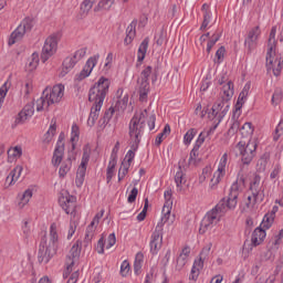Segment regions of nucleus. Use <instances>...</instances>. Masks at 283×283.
Instances as JSON below:
<instances>
[{
    "mask_svg": "<svg viewBox=\"0 0 283 283\" xmlns=\"http://www.w3.org/2000/svg\"><path fill=\"white\" fill-rule=\"evenodd\" d=\"M147 120V109L137 111L129 122L128 134L130 137L132 149L126 153L124 161L122 164H128L132 167L134 158H136V149H138V144L140 138H143V132H145V123Z\"/></svg>",
    "mask_w": 283,
    "mask_h": 283,
    "instance_id": "f257e3e1",
    "label": "nucleus"
},
{
    "mask_svg": "<svg viewBox=\"0 0 283 283\" xmlns=\"http://www.w3.org/2000/svg\"><path fill=\"white\" fill-rule=\"evenodd\" d=\"M59 250V226L52 223L50 226L49 239H42L39 248L38 260L41 264H48Z\"/></svg>",
    "mask_w": 283,
    "mask_h": 283,
    "instance_id": "f03ea898",
    "label": "nucleus"
},
{
    "mask_svg": "<svg viewBox=\"0 0 283 283\" xmlns=\"http://www.w3.org/2000/svg\"><path fill=\"white\" fill-rule=\"evenodd\" d=\"M63 96H65V85L55 84L54 86H48L43 91L42 96L35 102L36 112H43L50 105H57V103L63 101Z\"/></svg>",
    "mask_w": 283,
    "mask_h": 283,
    "instance_id": "7ed1b4c3",
    "label": "nucleus"
},
{
    "mask_svg": "<svg viewBox=\"0 0 283 283\" xmlns=\"http://www.w3.org/2000/svg\"><path fill=\"white\" fill-rule=\"evenodd\" d=\"M264 202V185H262V177L254 175L250 182V195L245 198V207L250 213L258 211L260 205Z\"/></svg>",
    "mask_w": 283,
    "mask_h": 283,
    "instance_id": "20e7f679",
    "label": "nucleus"
},
{
    "mask_svg": "<svg viewBox=\"0 0 283 283\" xmlns=\"http://www.w3.org/2000/svg\"><path fill=\"white\" fill-rule=\"evenodd\" d=\"M275 34H277V27H273L270 32L266 67L273 72L274 76H280V72H282V55L275 51Z\"/></svg>",
    "mask_w": 283,
    "mask_h": 283,
    "instance_id": "39448f33",
    "label": "nucleus"
},
{
    "mask_svg": "<svg viewBox=\"0 0 283 283\" xmlns=\"http://www.w3.org/2000/svg\"><path fill=\"white\" fill-rule=\"evenodd\" d=\"M109 78L101 76L88 91V101L97 107H103L107 92H109Z\"/></svg>",
    "mask_w": 283,
    "mask_h": 283,
    "instance_id": "423d86ee",
    "label": "nucleus"
},
{
    "mask_svg": "<svg viewBox=\"0 0 283 283\" xmlns=\"http://www.w3.org/2000/svg\"><path fill=\"white\" fill-rule=\"evenodd\" d=\"M258 145H260V138L256 135L252 136L248 144H244L243 142L238 143L237 148L240 151L243 165H251L253 158H255Z\"/></svg>",
    "mask_w": 283,
    "mask_h": 283,
    "instance_id": "0eeeda50",
    "label": "nucleus"
},
{
    "mask_svg": "<svg viewBox=\"0 0 283 283\" xmlns=\"http://www.w3.org/2000/svg\"><path fill=\"white\" fill-rule=\"evenodd\" d=\"M227 171H229V154L224 153L219 158L217 163V169L214 170L212 178L210 179L209 189H211V191L218 189V185H220L221 180H224Z\"/></svg>",
    "mask_w": 283,
    "mask_h": 283,
    "instance_id": "6e6552de",
    "label": "nucleus"
},
{
    "mask_svg": "<svg viewBox=\"0 0 283 283\" xmlns=\"http://www.w3.org/2000/svg\"><path fill=\"white\" fill-rule=\"evenodd\" d=\"M86 54H87V48H81V49H77L73 54L67 55L62 62L60 76L62 78L63 76H67V74H70V72L74 70V67L76 66V63L85 59Z\"/></svg>",
    "mask_w": 283,
    "mask_h": 283,
    "instance_id": "1a4fd4ad",
    "label": "nucleus"
},
{
    "mask_svg": "<svg viewBox=\"0 0 283 283\" xmlns=\"http://www.w3.org/2000/svg\"><path fill=\"white\" fill-rule=\"evenodd\" d=\"M59 205L67 216H71V218H76L77 206L75 196L70 195L67 190H62L59 196Z\"/></svg>",
    "mask_w": 283,
    "mask_h": 283,
    "instance_id": "9d476101",
    "label": "nucleus"
},
{
    "mask_svg": "<svg viewBox=\"0 0 283 283\" xmlns=\"http://www.w3.org/2000/svg\"><path fill=\"white\" fill-rule=\"evenodd\" d=\"M229 103L224 101H218L216 102L211 109L208 112V118L209 120H212L213 123H217V125H220L222 123L224 116L229 114L230 109Z\"/></svg>",
    "mask_w": 283,
    "mask_h": 283,
    "instance_id": "9b49d317",
    "label": "nucleus"
},
{
    "mask_svg": "<svg viewBox=\"0 0 283 283\" xmlns=\"http://www.w3.org/2000/svg\"><path fill=\"white\" fill-rule=\"evenodd\" d=\"M219 222H220V212L218 211V208H214L209 212H207V214L202 219L199 228V232L201 234H205L211 231V229H213V227H216V224H218Z\"/></svg>",
    "mask_w": 283,
    "mask_h": 283,
    "instance_id": "f8f14e48",
    "label": "nucleus"
},
{
    "mask_svg": "<svg viewBox=\"0 0 283 283\" xmlns=\"http://www.w3.org/2000/svg\"><path fill=\"white\" fill-rule=\"evenodd\" d=\"M149 76H151V66H146L138 78L137 90L139 93L140 101H147V95L149 94Z\"/></svg>",
    "mask_w": 283,
    "mask_h": 283,
    "instance_id": "ddd939ff",
    "label": "nucleus"
},
{
    "mask_svg": "<svg viewBox=\"0 0 283 283\" xmlns=\"http://www.w3.org/2000/svg\"><path fill=\"white\" fill-rule=\"evenodd\" d=\"M101 59L99 54L92 55L87 59L86 63L84 64L82 72L77 73L74 77L75 83H81V81H85L88 76L92 75L96 65H98V61Z\"/></svg>",
    "mask_w": 283,
    "mask_h": 283,
    "instance_id": "4468645a",
    "label": "nucleus"
},
{
    "mask_svg": "<svg viewBox=\"0 0 283 283\" xmlns=\"http://www.w3.org/2000/svg\"><path fill=\"white\" fill-rule=\"evenodd\" d=\"M59 50V35L52 34L46 38L42 48V61L45 62L48 59L54 56Z\"/></svg>",
    "mask_w": 283,
    "mask_h": 283,
    "instance_id": "2eb2a0df",
    "label": "nucleus"
},
{
    "mask_svg": "<svg viewBox=\"0 0 283 283\" xmlns=\"http://www.w3.org/2000/svg\"><path fill=\"white\" fill-rule=\"evenodd\" d=\"M65 156V134L61 133L59 135L53 156L51 159V164L53 167H60V165L63 163V157Z\"/></svg>",
    "mask_w": 283,
    "mask_h": 283,
    "instance_id": "dca6fc26",
    "label": "nucleus"
},
{
    "mask_svg": "<svg viewBox=\"0 0 283 283\" xmlns=\"http://www.w3.org/2000/svg\"><path fill=\"white\" fill-rule=\"evenodd\" d=\"M78 258H81V245H78V243H74L66 258V270L63 274L64 277L70 275V272L74 266H78Z\"/></svg>",
    "mask_w": 283,
    "mask_h": 283,
    "instance_id": "f3484780",
    "label": "nucleus"
},
{
    "mask_svg": "<svg viewBox=\"0 0 283 283\" xmlns=\"http://www.w3.org/2000/svg\"><path fill=\"white\" fill-rule=\"evenodd\" d=\"M35 191H36V186H30L22 193H18L14 202L15 209H18L19 211L25 209V207L30 205V201L32 200V196H34Z\"/></svg>",
    "mask_w": 283,
    "mask_h": 283,
    "instance_id": "a211bd4d",
    "label": "nucleus"
},
{
    "mask_svg": "<svg viewBox=\"0 0 283 283\" xmlns=\"http://www.w3.org/2000/svg\"><path fill=\"white\" fill-rule=\"evenodd\" d=\"M32 30V24L30 20H23L20 25L11 33L9 38V45H14V43H19L23 36H25V32H30Z\"/></svg>",
    "mask_w": 283,
    "mask_h": 283,
    "instance_id": "6ab92c4d",
    "label": "nucleus"
},
{
    "mask_svg": "<svg viewBox=\"0 0 283 283\" xmlns=\"http://www.w3.org/2000/svg\"><path fill=\"white\" fill-rule=\"evenodd\" d=\"M264 240H266V230L262 227L255 228L251 237L252 244L249 247L244 245L243 253H251V251H253V247H260Z\"/></svg>",
    "mask_w": 283,
    "mask_h": 283,
    "instance_id": "aec40b11",
    "label": "nucleus"
},
{
    "mask_svg": "<svg viewBox=\"0 0 283 283\" xmlns=\"http://www.w3.org/2000/svg\"><path fill=\"white\" fill-rule=\"evenodd\" d=\"M175 185L177 191L182 192L187 189V174H185V159H181L178 164L175 172Z\"/></svg>",
    "mask_w": 283,
    "mask_h": 283,
    "instance_id": "412c9836",
    "label": "nucleus"
},
{
    "mask_svg": "<svg viewBox=\"0 0 283 283\" xmlns=\"http://www.w3.org/2000/svg\"><path fill=\"white\" fill-rule=\"evenodd\" d=\"M172 209H174L172 206L163 207L161 217L156 226L157 229L163 230L166 224H168V227H171V224H174V221L176 220V216L171 214Z\"/></svg>",
    "mask_w": 283,
    "mask_h": 283,
    "instance_id": "4be33fe9",
    "label": "nucleus"
},
{
    "mask_svg": "<svg viewBox=\"0 0 283 283\" xmlns=\"http://www.w3.org/2000/svg\"><path fill=\"white\" fill-rule=\"evenodd\" d=\"M261 34L262 31L260 30V25L250 29L244 40L245 48H248V50H255L258 46V40L260 39Z\"/></svg>",
    "mask_w": 283,
    "mask_h": 283,
    "instance_id": "5701e85b",
    "label": "nucleus"
},
{
    "mask_svg": "<svg viewBox=\"0 0 283 283\" xmlns=\"http://www.w3.org/2000/svg\"><path fill=\"white\" fill-rule=\"evenodd\" d=\"M160 249H163V230L156 228L150 237V252L157 255Z\"/></svg>",
    "mask_w": 283,
    "mask_h": 283,
    "instance_id": "b1692460",
    "label": "nucleus"
},
{
    "mask_svg": "<svg viewBox=\"0 0 283 283\" xmlns=\"http://www.w3.org/2000/svg\"><path fill=\"white\" fill-rule=\"evenodd\" d=\"M23 174V166L18 165L15 166L9 174V176L6 178L4 181V189H10V187H14L17 182L19 181V178H21V175Z\"/></svg>",
    "mask_w": 283,
    "mask_h": 283,
    "instance_id": "393cba45",
    "label": "nucleus"
},
{
    "mask_svg": "<svg viewBox=\"0 0 283 283\" xmlns=\"http://www.w3.org/2000/svg\"><path fill=\"white\" fill-rule=\"evenodd\" d=\"M34 116V103L27 104L23 109L18 114L15 123L18 125H23L25 120H30Z\"/></svg>",
    "mask_w": 283,
    "mask_h": 283,
    "instance_id": "a878e982",
    "label": "nucleus"
},
{
    "mask_svg": "<svg viewBox=\"0 0 283 283\" xmlns=\"http://www.w3.org/2000/svg\"><path fill=\"white\" fill-rule=\"evenodd\" d=\"M114 244H116V234L115 233H111L107 237L106 241L102 237L97 242V248H96L97 253H99V255H103V253H105V249H112V247H114Z\"/></svg>",
    "mask_w": 283,
    "mask_h": 283,
    "instance_id": "bb28decb",
    "label": "nucleus"
},
{
    "mask_svg": "<svg viewBox=\"0 0 283 283\" xmlns=\"http://www.w3.org/2000/svg\"><path fill=\"white\" fill-rule=\"evenodd\" d=\"M103 216H105V210H99L93 218L92 222L86 228V238H90L96 229H98V224H101V220L103 219Z\"/></svg>",
    "mask_w": 283,
    "mask_h": 283,
    "instance_id": "cd10ccee",
    "label": "nucleus"
},
{
    "mask_svg": "<svg viewBox=\"0 0 283 283\" xmlns=\"http://www.w3.org/2000/svg\"><path fill=\"white\" fill-rule=\"evenodd\" d=\"M203 266L205 262H202V259L195 260L189 275L190 282H196L200 277V271H202Z\"/></svg>",
    "mask_w": 283,
    "mask_h": 283,
    "instance_id": "c85d7f7f",
    "label": "nucleus"
},
{
    "mask_svg": "<svg viewBox=\"0 0 283 283\" xmlns=\"http://www.w3.org/2000/svg\"><path fill=\"white\" fill-rule=\"evenodd\" d=\"M275 213H277V207H273L271 212H268L261 222V228L265 231L273 227V222H275Z\"/></svg>",
    "mask_w": 283,
    "mask_h": 283,
    "instance_id": "c756f323",
    "label": "nucleus"
},
{
    "mask_svg": "<svg viewBox=\"0 0 283 283\" xmlns=\"http://www.w3.org/2000/svg\"><path fill=\"white\" fill-rule=\"evenodd\" d=\"M282 239H283V229L279 231L277 234H274L270 242L268 243V247L271 249V251H280V247H282Z\"/></svg>",
    "mask_w": 283,
    "mask_h": 283,
    "instance_id": "7c9ffc66",
    "label": "nucleus"
},
{
    "mask_svg": "<svg viewBox=\"0 0 283 283\" xmlns=\"http://www.w3.org/2000/svg\"><path fill=\"white\" fill-rule=\"evenodd\" d=\"M251 91V84L247 83L243 86V90L241 91V93L239 94L237 104H235V109H242V105H244V103H247V98L249 97V92Z\"/></svg>",
    "mask_w": 283,
    "mask_h": 283,
    "instance_id": "2f4dec72",
    "label": "nucleus"
},
{
    "mask_svg": "<svg viewBox=\"0 0 283 283\" xmlns=\"http://www.w3.org/2000/svg\"><path fill=\"white\" fill-rule=\"evenodd\" d=\"M39 63H40L39 53L34 52L31 54V56L28 57L24 69L27 72H34V70L39 67Z\"/></svg>",
    "mask_w": 283,
    "mask_h": 283,
    "instance_id": "473e14b6",
    "label": "nucleus"
},
{
    "mask_svg": "<svg viewBox=\"0 0 283 283\" xmlns=\"http://www.w3.org/2000/svg\"><path fill=\"white\" fill-rule=\"evenodd\" d=\"M23 156V148L21 146H13L8 149V163H17Z\"/></svg>",
    "mask_w": 283,
    "mask_h": 283,
    "instance_id": "72a5a7b5",
    "label": "nucleus"
},
{
    "mask_svg": "<svg viewBox=\"0 0 283 283\" xmlns=\"http://www.w3.org/2000/svg\"><path fill=\"white\" fill-rule=\"evenodd\" d=\"M202 14H203V22L201 24V30H207L209 28V23H211V19H213V13L211 12V9L209 8V4L205 3L201 8Z\"/></svg>",
    "mask_w": 283,
    "mask_h": 283,
    "instance_id": "f704fd0d",
    "label": "nucleus"
},
{
    "mask_svg": "<svg viewBox=\"0 0 283 283\" xmlns=\"http://www.w3.org/2000/svg\"><path fill=\"white\" fill-rule=\"evenodd\" d=\"M233 82L229 81L227 84H224L222 86L221 90V96H222V101H224V103H229V101H231V98H233Z\"/></svg>",
    "mask_w": 283,
    "mask_h": 283,
    "instance_id": "c9c22d12",
    "label": "nucleus"
},
{
    "mask_svg": "<svg viewBox=\"0 0 283 283\" xmlns=\"http://www.w3.org/2000/svg\"><path fill=\"white\" fill-rule=\"evenodd\" d=\"M134 39H136V22L133 21L126 29V38L124 39V44L132 45Z\"/></svg>",
    "mask_w": 283,
    "mask_h": 283,
    "instance_id": "e433bc0d",
    "label": "nucleus"
},
{
    "mask_svg": "<svg viewBox=\"0 0 283 283\" xmlns=\"http://www.w3.org/2000/svg\"><path fill=\"white\" fill-rule=\"evenodd\" d=\"M80 138H81V128L78 127V125L72 124L71 137H70L72 149H76V145L78 144Z\"/></svg>",
    "mask_w": 283,
    "mask_h": 283,
    "instance_id": "4c0bfd02",
    "label": "nucleus"
},
{
    "mask_svg": "<svg viewBox=\"0 0 283 283\" xmlns=\"http://www.w3.org/2000/svg\"><path fill=\"white\" fill-rule=\"evenodd\" d=\"M103 106H95L93 105L91 108V114L87 119L88 127H94L96 125V120H98V116L101 115V109Z\"/></svg>",
    "mask_w": 283,
    "mask_h": 283,
    "instance_id": "58836bf2",
    "label": "nucleus"
},
{
    "mask_svg": "<svg viewBox=\"0 0 283 283\" xmlns=\"http://www.w3.org/2000/svg\"><path fill=\"white\" fill-rule=\"evenodd\" d=\"M190 253H191V251L189 250V248H185L181 251V253L179 254V256L177 259V269H178V271H180L182 268H185L187 262H189Z\"/></svg>",
    "mask_w": 283,
    "mask_h": 283,
    "instance_id": "ea45409f",
    "label": "nucleus"
},
{
    "mask_svg": "<svg viewBox=\"0 0 283 283\" xmlns=\"http://www.w3.org/2000/svg\"><path fill=\"white\" fill-rule=\"evenodd\" d=\"M71 169H72V158L69 157L61 163L60 169H59V177L65 178V176L70 174Z\"/></svg>",
    "mask_w": 283,
    "mask_h": 283,
    "instance_id": "a19ab883",
    "label": "nucleus"
},
{
    "mask_svg": "<svg viewBox=\"0 0 283 283\" xmlns=\"http://www.w3.org/2000/svg\"><path fill=\"white\" fill-rule=\"evenodd\" d=\"M115 3H116V0H101L97 3V6L94 8V12H102V10L109 12V10H112Z\"/></svg>",
    "mask_w": 283,
    "mask_h": 283,
    "instance_id": "79ce46f5",
    "label": "nucleus"
},
{
    "mask_svg": "<svg viewBox=\"0 0 283 283\" xmlns=\"http://www.w3.org/2000/svg\"><path fill=\"white\" fill-rule=\"evenodd\" d=\"M87 171V166H78L76 177H75V185L81 189L83 187V182H85V174Z\"/></svg>",
    "mask_w": 283,
    "mask_h": 283,
    "instance_id": "37998d69",
    "label": "nucleus"
},
{
    "mask_svg": "<svg viewBox=\"0 0 283 283\" xmlns=\"http://www.w3.org/2000/svg\"><path fill=\"white\" fill-rule=\"evenodd\" d=\"M149 48V38L143 40L138 48L137 60L145 61V56L147 55V50Z\"/></svg>",
    "mask_w": 283,
    "mask_h": 283,
    "instance_id": "c03bdc74",
    "label": "nucleus"
},
{
    "mask_svg": "<svg viewBox=\"0 0 283 283\" xmlns=\"http://www.w3.org/2000/svg\"><path fill=\"white\" fill-rule=\"evenodd\" d=\"M54 136H56V124H51L48 132L43 136V143L45 145H50V143L54 140Z\"/></svg>",
    "mask_w": 283,
    "mask_h": 283,
    "instance_id": "a18cd8bd",
    "label": "nucleus"
},
{
    "mask_svg": "<svg viewBox=\"0 0 283 283\" xmlns=\"http://www.w3.org/2000/svg\"><path fill=\"white\" fill-rule=\"evenodd\" d=\"M240 132L244 138H249V136H253V133L255 132V127L253 126V124L251 122H245L242 125Z\"/></svg>",
    "mask_w": 283,
    "mask_h": 283,
    "instance_id": "49530a36",
    "label": "nucleus"
},
{
    "mask_svg": "<svg viewBox=\"0 0 283 283\" xmlns=\"http://www.w3.org/2000/svg\"><path fill=\"white\" fill-rule=\"evenodd\" d=\"M243 189H244V180L238 179L231 185L230 193L237 195V197H238V196H240V191H242Z\"/></svg>",
    "mask_w": 283,
    "mask_h": 283,
    "instance_id": "de8ad7c7",
    "label": "nucleus"
},
{
    "mask_svg": "<svg viewBox=\"0 0 283 283\" xmlns=\"http://www.w3.org/2000/svg\"><path fill=\"white\" fill-rule=\"evenodd\" d=\"M11 85L10 80H7L0 87V109L3 106V102L6 101V96H8V91L10 90Z\"/></svg>",
    "mask_w": 283,
    "mask_h": 283,
    "instance_id": "09e8293b",
    "label": "nucleus"
},
{
    "mask_svg": "<svg viewBox=\"0 0 283 283\" xmlns=\"http://www.w3.org/2000/svg\"><path fill=\"white\" fill-rule=\"evenodd\" d=\"M211 249H213V243L212 242L206 243L199 254L198 260H201V262H205V260H207V258L211 255Z\"/></svg>",
    "mask_w": 283,
    "mask_h": 283,
    "instance_id": "8fccbe9b",
    "label": "nucleus"
},
{
    "mask_svg": "<svg viewBox=\"0 0 283 283\" xmlns=\"http://www.w3.org/2000/svg\"><path fill=\"white\" fill-rule=\"evenodd\" d=\"M144 260H145V255L142 252H138L135 256V262H134V271L136 275L140 273V269H143Z\"/></svg>",
    "mask_w": 283,
    "mask_h": 283,
    "instance_id": "3c124183",
    "label": "nucleus"
},
{
    "mask_svg": "<svg viewBox=\"0 0 283 283\" xmlns=\"http://www.w3.org/2000/svg\"><path fill=\"white\" fill-rule=\"evenodd\" d=\"M197 135L198 130L196 128H190L189 130H187V133L184 135V145L189 147V145H191V140H193Z\"/></svg>",
    "mask_w": 283,
    "mask_h": 283,
    "instance_id": "603ef678",
    "label": "nucleus"
},
{
    "mask_svg": "<svg viewBox=\"0 0 283 283\" xmlns=\"http://www.w3.org/2000/svg\"><path fill=\"white\" fill-rule=\"evenodd\" d=\"M77 227H78V221H76L74 217H71L70 224L67 228V240H72V238H74Z\"/></svg>",
    "mask_w": 283,
    "mask_h": 283,
    "instance_id": "864d4df0",
    "label": "nucleus"
},
{
    "mask_svg": "<svg viewBox=\"0 0 283 283\" xmlns=\"http://www.w3.org/2000/svg\"><path fill=\"white\" fill-rule=\"evenodd\" d=\"M92 154V147H90L88 144H86L83 148V157L81 161V166L87 167V163H90V156Z\"/></svg>",
    "mask_w": 283,
    "mask_h": 283,
    "instance_id": "5fc2aeb1",
    "label": "nucleus"
},
{
    "mask_svg": "<svg viewBox=\"0 0 283 283\" xmlns=\"http://www.w3.org/2000/svg\"><path fill=\"white\" fill-rule=\"evenodd\" d=\"M116 163L108 161L107 170H106V180L107 182H112V178L116 175Z\"/></svg>",
    "mask_w": 283,
    "mask_h": 283,
    "instance_id": "6e6d98bb",
    "label": "nucleus"
},
{
    "mask_svg": "<svg viewBox=\"0 0 283 283\" xmlns=\"http://www.w3.org/2000/svg\"><path fill=\"white\" fill-rule=\"evenodd\" d=\"M95 3L96 0H83V2L81 3V12H83V14H88L90 10L94 8Z\"/></svg>",
    "mask_w": 283,
    "mask_h": 283,
    "instance_id": "4d7b16f0",
    "label": "nucleus"
},
{
    "mask_svg": "<svg viewBox=\"0 0 283 283\" xmlns=\"http://www.w3.org/2000/svg\"><path fill=\"white\" fill-rule=\"evenodd\" d=\"M129 167H130L129 164L122 163L119 170H118V175H117L118 182H122V180H125V176H127V174H129Z\"/></svg>",
    "mask_w": 283,
    "mask_h": 283,
    "instance_id": "13d9d810",
    "label": "nucleus"
},
{
    "mask_svg": "<svg viewBox=\"0 0 283 283\" xmlns=\"http://www.w3.org/2000/svg\"><path fill=\"white\" fill-rule=\"evenodd\" d=\"M114 53L113 52H108L106 57H105V63H104V70L106 72H109V70H112V67L114 66Z\"/></svg>",
    "mask_w": 283,
    "mask_h": 283,
    "instance_id": "bf43d9fd",
    "label": "nucleus"
},
{
    "mask_svg": "<svg viewBox=\"0 0 283 283\" xmlns=\"http://www.w3.org/2000/svg\"><path fill=\"white\" fill-rule=\"evenodd\" d=\"M226 205L228 209H235L238 207V196L229 193Z\"/></svg>",
    "mask_w": 283,
    "mask_h": 283,
    "instance_id": "052dcab7",
    "label": "nucleus"
},
{
    "mask_svg": "<svg viewBox=\"0 0 283 283\" xmlns=\"http://www.w3.org/2000/svg\"><path fill=\"white\" fill-rule=\"evenodd\" d=\"M200 163V157L198 156V150L196 148H192L190 151V157L188 159V165L196 166Z\"/></svg>",
    "mask_w": 283,
    "mask_h": 283,
    "instance_id": "680f3d73",
    "label": "nucleus"
},
{
    "mask_svg": "<svg viewBox=\"0 0 283 283\" xmlns=\"http://www.w3.org/2000/svg\"><path fill=\"white\" fill-rule=\"evenodd\" d=\"M283 93L280 88H276L272 95V105H280L282 103Z\"/></svg>",
    "mask_w": 283,
    "mask_h": 283,
    "instance_id": "e2e57ef3",
    "label": "nucleus"
},
{
    "mask_svg": "<svg viewBox=\"0 0 283 283\" xmlns=\"http://www.w3.org/2000/svg\"><path fill=\"white\" fill-rule=\"evenodd\" d=\"M77 266L78 265H75L72 268V271L67 275V277H70L67 283H76L78 281V268Z\"/></svg>",
    "mask_w": 283,
    "mask_h": 283,
    "instance_id": "0e129e2a",
    "label": "nucleus"
},
{
    "mask_svg": "<svg viewBox=\"0 0 283 283\" xmlns=\"http://www.w3.org/2000/svg\"><path fill=\"white\" fill-rule=\"evenodd\" d=\"M130 266H129V261L125 260L120 264V275L123 277H127L129 275Z\"/></svg>",
    "mask_w": 283,
    "mask_h": 283,
    "instance_id": "69168bd1",
    "label": "nucleus"
},
{
    "mask_svg": "<svg viewBox=\"0 0 283 283\" xmlns=\"http://www.w3.org/2000/svg\"><path fill=\"white\" fill-rule=\"evenodd\" d=\"M32 88H33L32 82L27 81L21 87V94H24V96H28L32 93Z\"/></svg>",
    "mask_w": 283,
    "mask_h": 283,
    "instance_id": "338daca9",
    "label": "nucleus"
},
{
    "mask_svg": "<svg viewBox=\"0 0 283 283\" xmlns=\"http://www.w3.org/2000/svg\"><path fill=\"white\" fill-rule=\"evenodd\" d=\"M283 136V120H281L276 128H275V133L273 135V140H280V137Z\"/></svg>",
    "mask_w": 283,
    "mask_h": 283,
    "instance_id": "774afa93",
    "label": "nucleus"
}]
</instances>
